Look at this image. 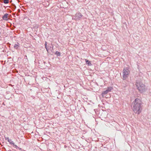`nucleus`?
<instances>
[{"label":"nucleus","instance_id":"obj_1","mask_svg":"<svg viewBox=\"0 0 151 151\" xmlns=\"http://www.w3.org/2000/svg\"><path fill=\"white\" fill-rule=\"evenodd\" d=\"M132 105L133 110L134 112L139 114L142 110V106L140 100L138 98H136L133 102Z\"/></svg>","mask_w":151,"mask_h":151},{"label":"nucleus","instance_id":"obj_2","mask_svg":"<svg viewBox=\"0 0 151 151\" xmlns=\"http://www.w3.org/2000/svg\"><path fill=\"white\" fill-rule=\"evenodd\" d=\"M136 85L139 91L141 93L145 92L147 90V88L145 84L140 81L137 82Z\"/></svg>","mask_w":151,"mask_h":151},{"label":"nucleus","instance_id":"obj_3","mask_svg":"<svg viewBox=\"0 0 151 151\" xmlns=\"http://www.w3.org/2000/svg\"><path fill=\"white\" fill-rule=\"evenodd\" d=\"M129 71L128 68H126L124 69L123 72V79L125 80L128 77Z\"/></svg>","mask_w":151,"mask_h":151},{"label":"nucleus","instance_id":"obj_4","mask_svg":"<svg viewBox=\"0 0 151 151\" xmlns=\"http://www.w3.org/2000/svg\"><path fill=\"white\" fill-rule=\"evenodd\" d=\"M82 15L80 13H77L74 17V19L76 20H79L82 17Z\"/></svg>","mask_w":151,"mask_h":151},{"label":"nucleus","instance_id":"obj_5","mask_svg":"<svg viewBox=\"0 0 151 151\" xmlns=\"http://www.w3.org/2000/svg\"><path fill=\"white\" fill-rule=\"evenodd\" d=\"M5 139L6 140H7L8 141L10 144H11L12 145H14V143L13 142V141H12L11 140L9 139V137H5Z\"/></svg>","mask_w":151,"mask_h":151},{"label":"nucleus","instance_id":"obj_6","mask_svg":"<svg viewBox=\"0 0 151 151\" xmlns=\"http://www.w3.org/2000/svg\"><path fill=\"white\" fill-rule=\"evenodd\" d=\"M8 15V14L7 13L5 14L2 17L3 19L5 20H7Z\"/></svg>","mask_w":151,"mask_h":151},{"label":"nucleus","instance_id":"obj_7","mask_svg":"<svg viewBox=\"0 0 151 151\" xmlns=\"http://www.w3.org/2000/svg\"><path fill=\"white\" fill-rule=\"evenodd\" d=\"M109 92L107 90H106V91H103L101 94L102 96L103 97H104L105 95L107 94Z\"/></svg>","mask_w":151,"mask_h":151},{"label":"nucleus","instance_id":"obj_8","mask_svg":"<svg viewBox=\"0 0 151 151\" xmlns=\"http://www.w3.org/2000/svg\"><path fill=\"white\" fill-rule=\"evenodd\" d=\"M19 45L18 43H17V44H15L14 46V48L17 49L18 47H19Z\"/></svg>","mask_w":151,"mask_h":151},{"label":"nucleus","instance_id":"obj_9","mask_svg":"<svg viewBox=\"0 0 151 151\" xmlns=\"http://www.w3.org/2000/svg\"><path fill=\"white\" fill-rule=\"evenodd\" d=\"M86 63L87 64H88V65L91 66L92 65L90 62L89 61V60H87V59H85Z\"/></svg>","mask_w":151,"mask_h":151},{"label":"nucleus","instance_id":"obj_10","mask_svg":"<svg viewBox=\"0 0 151 151\" xmlns=\"http://www.w3.org/2000/svg\"><path fill=\"white\" fill-rule=\"evenodd\" d=\"M112 89V88L111 87H109L107 88V89L106 90H107L109 92H110Z\"/></svg>","mask_w":151,"mask_h":151},{"label":"nucleus","instance_id":"obj_11","mask_svg":"<svg viewBox=\"0 0 151 151\" xmlns=\"http://www.w3.org/2000/svg\"><path fill=\"white\" fill-rule=\"evenodd\" d=\"M55 54L57 56H60V52H58V51H56Z\"/></svg>","mask_w":151,"mask_h":151},{"label":"nucleus","instance_id":"obj_12","mask_svg":"<svg viewBox=\"0 0 151 151\" xmlns=\"http://www.w3.org/2000/svg\"><path fill=\"white\" fill-rule=\"evenodd\" d=\"M9 2V0H4V4H8Z\"/></svg>","mask_w":151,"mask_h":151},{"label":"nucleus","instance_id":"obj_13","mask_svg":"<svg viewBox=\"0 0 151 151\" xmlns=\"http://www.w3.org/2000/svg\"><path fill=\"white\" fill-rule=\"evenodd\" d=\"M14 147L16 148L17 149L19 148V147L17 146L16 145H15L14 144V145H12Z\"/></svg>","mask_w":151,"mask_h":151},{"label":"nucleus","instance_id":"obj_14","mask_svg":"<svg viewBox=\"0 0 151 151\" xmlns=\"http://www.w3.org/2000/svg\"><path fill=\"white\" fill-rule=\"evenodd\" d=\"M47 42H45V47H47Z\"/></svg>","mask_w":151,"mask_h":151},{"label":"nucleus","instance_id":"obj_15","mask_svg":"<svg viewBox=\"0 0 151 151\" xmlns=\"http://www.w3.org/2000/svg\"><path fill=\"white\" fill-rule=\"evenodd\" d=\"M45 48H46V50L47 51V52H48V49L47 48V47H45Z\"/></svg>","mask_w":151,"mask_h":151},{"label":"nucleus","instance_id":"obj_16","mask_svg":"<svg viewBox=\"0 0 151 151\" xmlns=\"http://www.w3.org/2000/svg\"><path fill=\"white\" fill-rule=\"evenodd\" d=\"M17 149H19V150H22V149L19 147V148H18Z\"/></svg>","mask_w":151,"mask_h":151},{"label":"nucleus","instance_id":"obj_17","mask_svg":"<svg viewBox=\"0 0 151 151\" xmlns=\"http://www.w3.org/2000/svg\"><path fill=\"white\" fill-rule=\"evenodd\" d=\"M127 84H126L125 85V86H124V87H125L126 86H127Z\"/></svg>","mask_w":151,"mask_h":151}]
</instances>
